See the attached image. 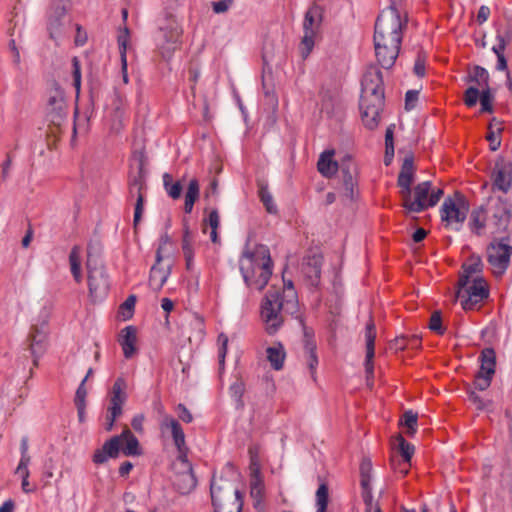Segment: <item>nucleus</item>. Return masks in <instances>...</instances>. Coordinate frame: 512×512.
I'll list each match as a JSON object with an SVG mask.
<instances>
[{
	"mask_svg": "<svg viewBox=\"0 0 512 512\" xmlns=\"http://www.w3.org/2000/svg\"><path fill=\"white\" fill-rule=\"evenodd\" d=\"M360 109L362 120L368 129H374L379 123L384 107V87L382 73L376 65H370L362 79Z\"/></svg>",
	"mask_w": 512,
	"mask_h": 512,
	"instance_id": "nucleus-1",
	"label": "nucleus"
},
{
	"mask_svg": "<svg viewBox=\"0 0 512 512\" xmlns=\"http://www.w3.org/2000/svg\"><path fill=\"white\" fill-rule=\"evenodd\" d=\"M298 312V299L295 289L289 288L286 298H281L280 290L271 288L261 303L260 317L265 331L269 335L276 334L284 323V315Z\"/></svg>",
	"mask_w": 512,
	"mask_h": 512,
	"instance_id": "nucleus-2",
	"label": "nucleus"
},
{
	"mask_svg": "<svg viewBox=\"0 0 512 512\" xmlns=\"http://www.w3.org/2000/svg\"><path fill=\"white\" fill-rule=\"evenodd\" d=\"M239 269L248 287L259 291L264 289L272 275V260L268 247H246L239 259Z\"/></svg>",
	"mask_w": 512,
	"mask_h": 512,
	"instance_id": "nucleus-3",
	"label": "nucleus"
},
{
	"mask_svg": "<svg viewBox=\"0 0 512 512\" xmlns=\"http://www.w3.org/2000/svg\"><path fill=\"white\" fill-rule=\"evenodd\" d=\"M406 20L396 6H389L378 16L375 23L374 41L401 45Z\"/></svg>",
	"mask_w": 512,
	"mask_h": 512,
	"instance_id": "nucleus-4",
	"label": "nucleus"
},
{
	"mask_svg": "<svg viewBox=\"0 0 512 512\" xmlns=\"http://www.w3.org/2000/svg\"><path fill=\"white\" fill-rule=\"evenodd\" d=\"M210 492L215 512L242 511L243 495L231 481L214 477L211 481Z\"/></svg>",
	"mask_w": 512,
	"mask_h": 512,
	"instance_id": "nucleus-5",
	"label": "nucleus"
},
{
	"mask_svg": "<svg viewBox=\"0 0 512 512\" xmlns=\"http://www.w3.org/2000/svg\"><path fill=\"white\" fill-rule=\"evenodd\" d=\"M86 268L88 272L89 296L95 302L103 299L108 291V278L101 260L88 250Z\"/></svg>",
	"mask_w": 512,
	"mask_h": 512,
	"instance_id": "nucleus-6",
	"label": "nucleus"
},
{
	"mask_svg": "<svg viewBox=\"0 0 512 512\" xmlns=\"http://www.w3.org/2000/svg\"><path fill=\"white\" fill-rule=\"evenodd\" d=\"M486 209L487 224L493 233L505 232L511 220V204L503 197L491 196Z\"/></svg>",
	"mask_w": 512,
	"mask_h": 512,
	"instance_id": "nucleus-7",
	"label": "nucleus"
},
{
	"mask_svg": "<svg viewBox=\"0 0 512 512\" xmlns=\"http://www.w3.org/2000/svg\"><path fill=\"white\" fill-rule=\"evenodd\" d=\"M69 8L68 0H53L48 12L47 29L50 38L56 43L62 39L70 26V19L67 16Z\"/></svg>",
	"mask_w": 512,
	"mask_h": 512,
	"instance_id": "nucleus-8",
	"label": "nucleus"
},
{
	"mask_svg": "<svg viewBox=\"0 0 512 512\" xmlns=\"http://www.w3.org/2000/svg\"><path fill=\"white\" fill-rule=\"evenodd\" d=\"M468 209V203L461 195L446 198L440 208L441 220L446 227L458 231L466 220Z\"/></svg>",
	"mask_w": 512,
	"mask_h": 512,
	"instance_id": "nucleus-9",
	"label": "nucleus"
},
{
	"mask_svg": "<svg viewBox=\"0 0 512 512\" xmlns=\"http://www.w3.org/2000/svg\"><path fill=\"white\" fill-rule=\"evenodd\" d=\"M182 29L174 17H169L159 24L158 48L164 59L168 60L177 49Z\"/></svg>",
	"mask_w": 512,
	"mask_h": 512,
	"instance_id": "nucleus-10",
	"label": "nucleus"
},
{
	"mask_svg": "<svg viewBox=\"0 0 512 512\" xmlns=\"http://www.w3.org/2000/svg\"><path fill=\"white\" fill-rule=\"evenodd\" d=\"M511 255L512 246L508 236L490 243L487 248V259L494 275L502 276L506 272Z\"/></svg>",
	"mask_w": 512,
	"mask_h": 512,
	"instance_id": "nucleus-11",
	"label": "nucleus"
},
{
	"mask_svg": "<svg viewBox=\"0 0 512 512\" xmlns=\"http://www.w3.org/2000/svg\"><path fill=\"white\" fill-rule=\"evenodd\" d=\"M458 286L457 298L464 310L474 309L489 295L487 284L480 275H476L466 285Z\"/></svg>",
	"mask_w": 512,
	"mask_h": 512,
	"instance_id": "nucleus-12",
	"label": "nucleus"
},
{
	"mask_svg": "<svg viewBox=\"0 0 512 512\" xmlns=\"http://www.w3.org/2000/svg\"><path fill=\"white\" fill-rule=\"evenodd\" d=\"M432 183L423 181L413 189L410 188L409 196L401 195L404 208L412 213H420L430 208V191Z\"/></svg>",
	"mask_w": 512,
	"mask_h": 512,
	"instance_id": "nucleus-13",
	"label": "nucleus"
},
{
	"mask_svg": "<svg viewBox=\"0 0 512 512\" xmlns=\"http://www.w3.org/2000/svg\"><path fill=\"white\" fill-rule=\"evenodd\" d=\"M41 318V324H34L28 337V349L31 356L33 357L34 365H37L38 359L43 355L46 349L48 336L47 322L49 318V311L45 310Z\"/></svg>",
	"mask_w": 512,
	"mask_h": 512,
	"instance_id": "nucleus-14",
	"label": "nucleus"
},
{
	"mask_svg": "<svg viewBox=\"0 0 512 512\" xmlns=\"http://www.w3.org/2000/svg\"><path fill=\"white\" fill-rule=\"evenodd\" d=\"M491 190L508 193L512 187V162L499 157L490 173Z\"/></svg>",
	"mask_w": 512,
	"mask_h": 512,
	"instance_id": "nucleus-15",
	"label": "nucleus"
},
{
	"mask_svg": "<svg viewBox=\"0 0 512 512\" xmlns=\"http://www.w3.org/2000/svg\"><path fill=\"white\" fill-rule=\"evenodd\" d=\"M127 387L124 378L119 377L113 384L110 395V406L108 407V415L106 417L105 429L110 431L117 417L122 414V405L126 400L125 389Z\"/></svg>",
	"mask_w": 512,
	"mask_h": 512,
	"instance_id": "nucleus-16",
	"label": "nucleus"
},
{
	"mask_svg": "<svg viewBox=\"0 0 512 512\" xmlns=\"http://www.w3.org/2000/svg\"><path fill=\"white\" fill-rule=\"evenodd\" d=\"M174 265V259L171 256H163L161 248L156 252V263L151 267L149 285L155 290L159 291L166 283L171 274V269Z\"/></svg>",
	"mask_w": 512,
	"mask_h": 512,
	"instance_id": "nucleus-17",
	"label": "nucleus"
},
{
	"mask_svg": "<svg viewBox=\"0 0 512 512\" xmlns=\"http://www.w3.org/2000/svg\"><path fill=\"white\" fill-rule=\"evenodd\" d=\"M47 116L55 126H60L67 117L65 94L59 87H54L48 94Z\"/></svg>",
	"mask_w": 512,
	"mask_h": 512,
	"instance_id": "nucleus-18",
	"label": "nucleus"
},
{
	"mask_svg": "<svg viewBox=\"0 0 512 512\" xmlns=\"http://www.w3.org/2000/svg\"><path fill=\"white\" fill-rule=\"evenodd\" d=\"M144 188L145 178L142 168H139L137 175L129 181V194L131 197H136L133 219L135 226L140 222L144 210V196L142 193Z\"/></svg>",
	"mask_w": 512,
	"mask_h": 512,
	"instance_id": "nucleus-19",
	"label": "nucleus"
},
{
	"mask_svg": "<svg viewBox=\"0 0 512 512\" xmlns=\"http://www.w3.org/2000/svg\"><path fill=\"white\" fill-rule=\"evenodd\" d=\"M160 428L163 433L170 432L179 455H186L185 434L180 423L172 416L165 415L160 423Z\"/></svg>",
	"mask_w": 512,
	"mask_h": 512,
	"instance_id": "nucleus-20",
	"label": "nucleus"
},
{
	"mask_svg": "<svg viewBox=\"0 0 512 512\" xmlns=\"http://www.w3.org/2000/svg\"><path fill=\"white\" fill-rule=\"evenodd\" d=\"M401 45L374 41L376 59L384 69H390L395 64Z\"/></svg>",
	"mask_w": 512,
	"mask_h": 512,
	"instance_id": "nucleus-21",
	"label": "nucleus"
},
{
	"mask_svg": "<svg viewBox=\"0 0 512 512\" xmlns=\"http://www.w3.org/2000/svg\"><path fill=\"white\" fill-rule=\"evenodd\" d=\"M178 459L183 465V472L177 476L174 484L181 494H188L196 487L197 480L186 455H179Z\"/></svg>",
	"mask_w": 512,
	"mask_h": 512,
	"instance_id": "nucleus-22",
	"label": "nucleus"
},
{
	"mask_svg": "<svg viewBox=\"0 0 512 512\" xmlns=\"http://www.w3.org/2000/svg\"><path fill=\"white\" fill-rule=\"evenodd\" d=\"M120 451V437L113 436L107 440L103 446L97 449L93 454V462L95 464H104L110 458H116Z\"/></svg>",
	"mask_w": 512,
	"mask_h": 512,
	"instance_id": "nucleus-23",
	"label": "nucleus"
},
{
	"mask_svg": "<svg viewBox=\"0 0 512 512\" xmlns=\"http://www.w3.org/2000/svg\"><path fill=\"white\" fill-rule=\"evenodd\" d=\"M119 344L123 350L124 357L130 359L137 351V329L134 326H126L119 335Z\"/></svg>",
	"mask_w": 512,
	"mask_h": 512,
	"instance_id": "nucleus-24",
	"label": "nucleus"
},
{
	"mask_svg": "<svg viewBox=\"0 0 512 512\" xmlns=\"http://www.w3.org/2000/svg\"><path fill=\"white\" fill-rule=\"evenodd\" d=\"M414 180V164L412 157H406L403 161L399 176L398 186L400 187V194L409 196L411 184Z\"/></svg>",
	"mask_w": 512,
	"mask_h": 512,
	"instance_id": "nucleus-25",
	"label": "nucleus"
},
{
	"mask_svg": "<svg viewBox=\"0 0 512 512\" xmlns=\"http://www.w3.org/2000/svg\"><path fill=\"white\" fill-rule=\"evenodd\" d=\"M334 154V150H326L321 153L318 159V171L326 178L332 177L338 171V163L333 159Z\"/></svg>",
	"mask_w": 512,
	"mask_h": 512,
	"instance_id": "nucleus-26",
	"label": "nucleus"
},
{
	"mask_svg": "<svg viewBox=\"0 0 512 512\" xmlns=\"http://www.w3.org/2000/svg\"><path fill=\"white\" fill-rule=\"evenodd\" d=\"M366 359H365V369L367 376L373 375V364L372 359L374 358V342H375V326L373 322L367 324L366 327Z\"/></svg>",
	"mask_w": 512,
	"mask_h": 512,
	"instance_id": "nucleus-27",
	"label": "nucleus"
},
{
	"mask_svg": "<svg viewBox=\"0 0 512 512\" xmlns=\"http://www.w3.org/2000/svg\"><path fill=\"white\" fill-rule=\"evenodd\" d=\"M322 22V11L318 6L311 7L306 13L303 21L304 33L312 32L317 34Z\"/></svg>",
	"mask_w": 512,
	"mask_h": 512,
	"instance_id": "nucleus-28",
	"label": "nucleus"
},
{
	"mask_svg": "<svg viewBox=\"0 0 512 512\" xmlns=\"http://www.w3.org/2000/svg\"><path fill=\"white\" fill-rule=\"evenodd\" d=\"M480 371L483 375L492 376L495 373L496 367V354L493 348H484L480 354Z\"/></svg>",
	"mask_w": 512,
	"mask_h": 512,
	"instance_id": "nucleus-29",
	"label": "nucleus"
},
{
	"mask_svg": "<svg viewBox=\"0 0 512 512\" xmlns=\"http://www.w3.org/2000/svg\"><path fill=\"white\" fill-rule=\"evenodd\" d=\"M118 436L120 437V447L125 443L123 452L126 456H136L141 453L139 448V441L129 429H125Z\"/></svg>",
	"mask_w": 512,
	"mask_h": 512,
	"instance_id": "nucleus-30",
	"label": "nucleus"
},
{
	"mask_svg": "<svg viewBox=\"0 0 512 512\" xmlns=\"http://www.w3.org/2000/svg\"><path fill=\"white\" fill-rule=\"evenodd\" d=\"M462 269L458 285H466L476 275H480L481 261L478 258H472L469 262L463 264Z\"/></svg>",
	"mask_w": 512,
	"mask_h": 512,
	"instance_id": "nucleus-31",
	"label": "nucleus"
},
{
	"mask_svg": "<svg viewBox=\"0 0 512 512\" xmlns=\"http://www.w3.org/2000/svg\"><path fill=\"white\" fill-rule=\"evenodd\" d=\"M109 106L110 109L113 111L114 120L121 123L126 113L125 96L118 90H114Z\"/></svg>",
	"mask_w": 512,
	"mask_h": 512,
	"instance_id": "nucleus-32",
	"label": "nucleus"
},
{
	"mask_svg": "<svg viewBox=\"0 0 512 512\" xmlns=\"http://www.w3.org/2000/svg\"><path fill=\"white\" fill-rule=\"evenodd\" d=\"M267 359L270 362L271 366L275 370H280L283 367L284 359H285V351L284 347L281 343H277L273 346H270L266 350Z\"/></svg>",
	"mask_w": 512,
	"mask_h": 512,
	"instance_id": "nucleus-33",
	"label": "nucleus"
},
{
	"mask_svg": "<svg viewBox=\"0 0 512 512\" xmlns=\"http://www.w3.org/2000/svg\"><path fill=\"white\" fill-rule=\"evenodd\" d=\"M69 263L74 280L80 283L83 279L81 273V248L74 246L69 254Z\"/></svg>",
	"mask_w": 512,
	"mask_h": 512,
	"instance_id": "nucleus-34",
	"label": "nucleus"
},
{
	"mask_svg": "<svg viewBox=\"0 0 512 512\" xmlns=\"http://www.w3.org/2000/svg\"><path fill=\"white\" fill-rule=\"evenodd\" d=\"M199 183L196 179L190 180L185 194L184 209L186 213H190L193 209L195 201L199 197Z\"/></svg>",
	"mask_w": 512,
	"mask_h": 512,
	"instance_id": "nucleus-35",
	"label": "nucleus"
},
{
	"mask_svg": "<svg viewBox=\"0 0 512 512\" xmlns=\"http://www.w3.org/2000/svg\"><path fill=\"white\" fill-rule=\"evenodd\" d=\"M468 81L476 83L479 87L487 88L489 82V73L485 68L481 66H475L468 76Z\"/></svg>",
	"mask_w": 512,
	"mask_h": 512,
	"instance_id": "nucleus-36",
	"label": "nucleus"
},
{
	"mask_svg": "<svg viewBox=\"0 0 512 512\" xmlns=\"http://www.w3.org/2000/svg\"><path fill=\"white\" fill-rule=\"evenodd\" d=\"M264 485L258 469H253L250 480V495L254 499H260L263 495Z\"/></svg>",
	"mask_w": 512,
	"mask_h": 512,
	"instance_id": "nucleus-37",
	"label": "nucleus"
},
{
	"mask_svg": "<svg viewBox=\"0 0 512 512\" xmlns=\"http://www.w3.org/2000/svg\"><path fill=\"white\" fill-rule=\"evenodd\" d=\"M305 353H306V364L311 371V375L314 377L317 365L318 358L316 355V345L314 342L307 340L305 343Z\"/></svg>",
	"mask_w": 512,
	"mask_h": 512,
	"instance_id": "nucleus-38",
	"label": "nucleus"
},
{
	"mask_svg": "<svg viewBox=\"0 0 512 512\" xmlns=\"http://www.w3.org/2000/svg\"><path fill=\"white\" fill-rule=\"evenodd\" d=\"M329 501L328 487L325 483H321L316 491V512H326Z\"/></svg>",
	"mask_w": 512,
	"mask_h": 512,
	"instance_id": "nucleus-39",
	"label": "nucleus"
},
{
	"mask_svg": "<svg viewBox=\"0 0 512 512\" xmlns=\"http://www.w3.org/2000/svg\"><path fill=\"white\" fill-rule=\"evenodd\" d=\"M485 221H487L485 207H480L479 209L472 212L471 226H472L473 231H476L477 233H479V231L482 228H484Z\"/></svg>",
	"mask_w": 512,
	"mask_h": 512,
	"instance_id": "nucleus-40",
	"label": "nucleus"
},
{
	"mask_svg": "<svg viewBox=\"0 0 512 512\" xmlns=\"http://www.w3.org/2000/svg\"><path fill=\"white\" fill-rule=\"evenodd\" d=\"M163 183L167 194L172 199H178L181 196L182 186L180 182L172 183V178L169 174H164Z\"/></svg>",
	"mask_w": 512,
	"mask_h": 512,
	"instance_id": "nucleus-41",
	"label": "nucleus"
},
{
	"mask_svg": "<svg viewBox=\"0 0 512 512\" xmlns=\"http://www.w3.org/2000/svg\"><path fill=\"white\" fill-rule=\"evenodd\" d=\"M129 42V30L128 28H124L119 32L118 35V45H119V51L121 55V62L123 63L124 70L126 69V52H127V45Z\"/></svg>",
	"mask_w": 512,
	"mask_h": 512,
	"instance_id": "nucleus-42",
	"label": "nucleus"
},
{
	"mask_svg": "<svg viewBox=\"0 0 512 512\" xmlns=\"http://www.w3.org/2000/svg\"><path fill=\"white\" fill-rule=\"evenodd\" d=\"M136 303V296L130 295L119 307V314L123 320H128L133 316V311Z\"/></svg>",
	"mask_w": 512,
	"mask_h": 512,
	"instance_id": "nucleus-43",
	"label": "nucleus"
},
{
	"mask_svg": "<svg viewBox=\"0 0 512 512\" xmlns=\"http://www.w3.org/2000/svg\"><path fill=\"white\" fill-rule=\"evenodd\" d=\"M259 196L268 213L274 214L277 212V207L274 204L273 197L266 187L260 188Z\"/></svg>",
	"mask_w": 512,
	"mask_h": 512,
	"instance_id": "nucleus-44",
	"label": "nucleus"
},
{
	"mask_svg": "<svg viewBox=\"0 0 512 512\" xmlns=\"http://www.w3.org/2000/svg\"><path fill=\"white\" fill-rule=\"evenodd\" d=\"M316 34H312V32L304 33L302 41H301V55L303 58H307L310 52L314 47V38Z\"/></svg>",
	"mask_w": 512,
	"mask_h": 512,
	"instance_id": "nucleus-45",
	"label": "nucleus"
},
{
	"mask_svg": "<svg viewBox=\"0 0 512 512\" xmlns=\"http://www.w3.org/2000/svg\"><path fill=\"white\" fill-rule=\"evenodd\" d=\"M479 101H480V104H481V111L482 112H492L493 111V107H492V101H493V95L491 93V90L489 89V87H487L486 89H483L480 96H479Z\"/></svg>",
	"mask_w": 512,
	"mask_h": 512,
	"instance_id": "nucleus-46",
	"label": "nucleus"
},
{
	"mask_svg": "<svg viewBox=\"0 0 512 512\" xmlns=\"http://www.w3.org/2000/svg\"><path fill=\"white\" fill-rule=\"evenodd\" d=\"M401 424L408 429L409 434H413L417 428V414L411 410L403 414Z\"/></svg>",
	"mask_w": 512,
	"mask_h": 512,
	"instance_id": "nucleus-47",
	"label": "nucleus"
},
{
	"mask_svg": "<svg viewBox=\"0 0 512 512\" xmlns=\"http://www.w3.org/2000/svg\"><path fill=\"white\" fill-rule=\"evenodd\" d=\"M307 269L306 274L310 278L318 279L321 274V258L314 256L312 259H310L307 263Z\"/></svg>",
	"mask_w": 512,
	"mask_h": 512,
	"instance_id": "nucleus-48",
	"label": "nucleus"
},
{
	"mask_svg": "<svg viewBox=\"0 0 512 512\" xmlns=\"http://www.w3.org/2000/svg\"><path fill=\"white\" fill-rule=\"evenodd\" d=\"M218 361L220 367L224 366L225 357L227 354V345H228V337L224 333L219 334L218 336Z\"/></svg>",
	"mask_w": 512,
	"mask_h": 512,
	"instance_id": "nucleus-49",
	"label": "nucleus"
},
{
	"mask_svg": "<svg viewBox=\"0 0 512 512\" xmlns=\"http://www.w3.org/2000/svg\"><path fill=\"white\" fill-rule=\"evenodd\" d=\"M399 449L403 460L409 463L414 453V446L409 444L403 437H399Z\"/></svg>",
	"mask_w": 512,
	"mask_h": 512,
	"instance_id": "nucleus-50",
	"label": "nucleus"
},
{
	"mask_svg": "<svg viewBox=\"0 0 512 512\" xmlns=\"http://www.w3.org/2000/svg\"><path fill=\"white\" fill-rule=\"evenodd\" d=\"M479 89L474 86H470L466 89L464 94V103L468 107H473L476 105L477 101L479 100Z\"/></svg>",
	"mask_w": 512,
	"mask_h": 512,
	"instance_id": "nucleus-51",
	"label": "nucleus"
},
{
	"mask_svg": "<svg viewBox=\"0 0 512 512\" xmlns=\"http://www.w3.org/2000/svg\"><path fill=\"white\" fill-rule=\"evenodd\" d=\"M72 66H73V86L76 89L77 94L80 91L81 87V68L79 60L74 57L72 60Z\"/></svg>",
	"mask_w": 512,
	"mask_h": 512,
	"instance_id": "nucleus-52",
	"label": "nucleus"
},
{
	"mask_svg": "<svg viewBox=\"0 0 512 512\" xmlns=\"http://www.w3.org/2000/svg\"><path fill=\"white\" fill-rule=\"evenodd\" d=\"M244 390L245 387L242 381L234 382L229 388L230 395L236 402H241Z\"/></svg>",
	"mask_w": 512,
	"mask_h": 512,
	"instance_id": "nucleus-53",
	"label": "nucleus"
},
{
	"mask_svg": "<svg viewBox=\"0 0 512 512\" xmlns=\"http://www.w3.org/2000/svg\"><path fill=\"white\" fill-rule=\"evenodd\" d=\"M468 399L478 410H485L490 405V401L482 399L475 391H470Z\"/></svg>",
	"mask_w": 512,
	"mask_h": 512,
	"instance_id": "nucleus-54",
	"label": "nucleus"
},
{
	"mask_svg": "<svg viewBox=\"0 0 512 512\" xmlns=\"http://www.w3.org/2000/svg\"><path fill=\"white\" fill-rule=\"evenodd\" d=\"M191 325L195 330V337L201 340L205 334L203 318L198 315H195L191 321Z\"/></svg>",
	"mask_w": 512,
	"mask_h": 512,
	"instance_id": "nucleus-55",
	"label": "nucleus"
},
{
	"mask_svg": "<svg viewBox=\"0 0 512 512\" xmlns=\"http://www.w3.org/2000/svg\"><path fill=\"white\" fill-rule=\"evenodd\" d=\"M491 381H492V376L483 375L481 373H478L475 378V381H474V386L476 389H478L480 391H484L490 386Z\"/></svg>",
	"mask_w": 512,
	"mask_h": 512,
	"instance_id": "nucleus-56",
	"label": "nucleus"
},
{
	"mask_svg": "<svg viewBox=\"0 0 512 512\" xmlns=\"http://www.w3.org/2000/svg\"><path fill=\"white\" fill-rule=\"evenodd\" d=\"M85 382H86V378H84L79 387L77 388L76 390V394H75V405H86V402H85V399H86V395H87V390L85 388Z\"/></svg>",
	"mask_w": 512,
	"mask_h": 512,
	"instance_id": "nucleus-57",
	"label": "nucleus"
},
{
	"mask_svg": "<svg viewBox=\"0 0 512 512\" xmlns=\"http://www.w3.org/2000/svg\"><path fill=\"white\" fill-rule=\"evenodd\" d=\"M429 328L437 332L438 334H442L444 332L442 328V320L439 312H435L431 315Z\"/></svg>",
	"mask_w": 512,
	"mask_h": 512,
	"instance_id": "nucleus-58",
	"label": "nucleus"
},
{
	"mask_svg": "<svg viewBox=\"0 0 512 512\" xmlns=\"http://www.w3.org/2000/svg\"><path fill=\"white\" fill-rule=\"evenodd\" d=\"M233 0H220L216 2H212L213 11L216 14H222L227 12L232 6Z\"/></svg>",
	"mask_w": 512,
	"mask_h": 512,
	"instance_id": "nucleus-59",
	"label": "nucleus"
},
{
	"mask_svg": "<svg viewBox=\"0 0 512 512\" xmlns=\"http://www.w3.org/2000/svg\"><path fill=\"white\" fill-rule=\"evenodd\" d=\"M371 462L368 461V460H364L362 461L361 463V466H360V476H361V481H364V480H367V483H371Z\"/></svg>",
	"mask_w": 512,
	"mask_h": 512,
	"instance_id": "nucleus-60",
	"label": "nucleus"
},
{
	"mask_svg": "<svg viewBox=\"0 0 512 512\" xmlns=\"http://www.w3.org/2000/svg\"><path fill=\"white\" fill-rule=\"evenodd\" d=\"M496 39L498 43L492 47V51L495 53L497 58H499V56H504L506 41L504 36L501 34H497Z\"/></svg>",
	"mask_w": 512,
	"mask_h": 512,
	"instance_id": "nucleus-61",
	"label": "nucleus"
},
{
	"mask_svg": "<svg viewBox=\"0 0 512 512\" xmlns=\"http://www.w3.org/2000/svg\"><path fill=\"white\" fill-rule=\"evenodd\" d=\"M419 92L417 90H408L405 95V106L406 109H412L415 107V103L418 100Z\"/></svg>",
	"mask_w": 512,
	"mask_h": 512,
	"instance_id": "nucleus-62",
	"label": "nucleus"
},
{
	"mask_svg": "<svg viewBox=\"0 0 512 512\" xmlns=\"http://www.w3.org/2000/svg\"><path fill=\"white\" fill-rule=\"evenodd\" d=\"M178 417L185 423H190L193 421V416L190 411L183 404H178L177 406Z\"/></svg>",
	"mask_w": 512,
	"mask_h": 512,
	"instance_id": "nucleus-63",
	"label": "nucleus"
},
{
	"mask_svg": "<svg viewBox=\"0 0 512 512\" xmlns=\"http://www.w3.org/2000/svg\"><path fill=\"white\" fill-rule=\"evenodd\" d=\"M211 229H218L220 225V217L217 210H212L208 218L204 221Z\"/></svg>",
	"mask_w": 512,
	"mask_h": 512,
	"instance_id": "nucleus-64",
	"label": "nucleus"
}]
</instances>
